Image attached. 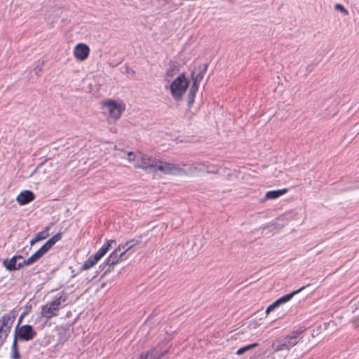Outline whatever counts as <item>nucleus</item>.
<instances>
[{"label":"nucleus","instance_id":"423d86ee","mask_svg":"<svg viewBox=\"0 0 359 359\" xmlns=\"http://www.w3.org/2000/svg\"><path fill=\"white\" fill-rule=\"evenodd\" d=\"M189 86V81L184 74L177 77L170 85V93L174 100H182Z\"/></svg>","mask_w":359,"mask_h":359},{"label":"nucleus","instance_id":"5701e85b","mask_svg":"<svg viewBox=\"0 0 359 359\" xmlns=\"http://www.w3.org/2000/svg\"><path fill=\"white\" fill-rule=\"evenodd\" d=\"M258 345L259 344L257 343H254V344H249V345L245 346L243 347H241V348H240L239 349L237 350L236 354L238 355H243L245 353H246L247 351H250L252 348L258 346Z\"/></svg>","mask_w":359,"mask_h":359},{"label":"nucleus","instance_id":"39448f33","mask_svg":"<svg viewBox=\"0 0 359 359\" xmlns=\"http://www.w3.org/2000/svg\"><path fill=\"white\" fill-rule=\"evenodd\" d=\"M116 244L114 240H108L102 247L93 256L86 260L81 266L83 270H88L93 267L109 250Z\"/></svg>","mask_w":359,"mask_h":359},{"label":"nucleus","instance_id":"dca6fc26","mask_svg":"<svg viewBox=\"0 0 359 359\" xmlns=\"http://www.w3.org/2000/svg\"><path fill=\"white\" fill-rule=\"evenodd\" d=\"M206 168V163H194L189 166L187 171L184 170L185 175L189 173L190 175H197L200 172H204ZM182 175H184L183 174Z\"/></svg>","mask_w":359,"mask_h":359},{"label":"nucleus","instance_id":"a211bd4d","mask_svg":"<svg viewBox=\"0 0 359 359\" xmlns=\"http://www.w3.org/2000/svg\"><path fill=\"white\" fill-rule=\"evenodd\" d=\"M141 152H133L128 151L127 153V161L132 163L135 168H137V165L140 163V159L141 158Z\"/></svg>","mask_w":359,"mask_h":359},{"label":"nucleus","instance_id":"7c9ffc66","mask_svg":"<svg viewBox=\"0 0 359 359\" xmlns=\"http://www.w3.org/2000/svg\"><path fill=\"white\" fill-rule=\"evenodd\" d=\"M175 74V68H170L166 72V76L165 77H172Z\"/></svg>","mask_w":359,"mask_h":359},{"label":"nucleus","instance_id":"c85d7f7f","mask_svg":"<svg viewBox=\"0 0 359 359\" xmlns=\"http://www.w3.org/2000/svg\"><path fill=\"white\" fill-rule=\"evenodd\" d=\"M127 153L128 151L117 149L116 151L114 153V156L115 158L127 159Z\"/></svg>","mask_w":359,"mask_h":359},{"label":"nucleus","instance_id":"20e7f679","mask_svg":"<svg viewBox=\"0 0 359 359\" xmlns=\"http://www.w3.org/2000/svg\"><path fill=\"white\" fill-rule=\"evenodd\" d=\"M17 312L14 310L4 313L0 318V347L6 341L15 321Z\"/></svg>","mask_w":359,"mask_h":359},{"label":"nucleus","instance_id":"9d476101","mask_svg":"<svg viewBox=\"0 0 359 359\" xmlns=\"http://www.w3.org/2000/svg\"><path fill=\"white\" fill-rule=\"evenodd\" d=\"M168 352L167 350H162L158 347L151 348L149 351L142 353L139 359H160Z\"/></svg>","mask_w":359,"mask_h":359},{"label":"nucleus","instance_id":"cd10ccee","mask_svg":"<svg viewBox=\"0 0 359 359\" xmlns=\"http://www.w3.org/2000/svg\"><path fill=\"white\" fill-rule=\"evenodd\" d=\"M43 65H44V62L42 61V62H39L34 69V73L37 75V76H40L41 75V73L43 71Z\"/></svg>","mask_w":359,"mask_h":359},{"label":"nucleus","instance_id":"c756f323","mask_svg":"<svg viewBox=\"0 0 359 359\" xmlns=\"http://www.w3.org/2000/svg\"><path fill=\"white\" fill-rule=\"evenodd\" d=\"M334 8L336 10L341 11V13H344L345 15L348 14V11L341 4H337L334 6Z\"/></svg>","mask_w":359,"mask_h":359},{"label":"nucleus","instance_id":"f8f14e48","mask_svg":"<svg viewBox=\"0 0 359 359\" xmlns=\"http://www.w3.org/2000/svg\"><path fill=\"white\" fill-rule=\"evenodd\" d=\"M123 257V253L120 252V248H116L102 264L109 266L116 264Z\"/></svg>","mask_w":359,"mask_h":359},{"label":"nucleus","instance_id":"72a5a7b5","mask_svg":"<svg viewBox=\"0 0 359 359\" xmlns=\"http://www.w3.org/2000/svg\"><path fill=\"white\" fill-rule=\"evenodd\" d=\"M126 72H127V73L131 74L132 75H133L135 74V71L131 69H130L128 67H126Z\"/></svg>","mask_w":359,"mask_h":359},{"label":"nucleus","instance_id":"4be33fe9","mask_svg":"<svg viewBox=\"0 0 359 359\" xmlns=\"http://www.w3.org/2000/svg\"><path fill=\"white\" fill-rule=\"evenodd\" d=\"M198 84L193 83L190 88L189 93V100H188L189 106L191 104H192L194 101V97H195L196 93L198 90Z\"/></svg>","mask_w":359,"mask_h":359},{"label":"nucleus","instance_id":"6ab92c4d","mask_svg":"<svg viewBox=\"0 0 359 359\" xmlns=\"http://www.w3.org/2000/svg\"><path fill=\"white\" fill-rule=\"evenodd\" d=\"M287 191V189L269 191L266 193L264 200L275 199L283 196Z\"/></svg>","mask_w":359,"mask_h":359},{"label":"nucleus","instance_id":"9b49d317","mask_svg":"<svg viewBox=\"0 0 359 359\" xmlns=\"http://www.w3.org/2000/svg\"><path fill=\"white\" fill-rule=\"evenodd\" d=\"M306 328L299 327L293 331V346L300 344L306 343L309 340V336L305 332Z\"/></svg>","mask_w":359,"mask_h":359},{"label":"nucleus","instance_id":"ddd939ff","mask_svg":"<svg viewBox=\"0 0 359 359\" xmlns=\"http://www.w3.org/2000/svg\"><path fill=\"white\" fill-rule=\"evenodd\" d=\"M292 299V292H290L280 298L278 299L273 304L269 305L266 309L265 313L266 316H268L271 311H273L275 309L283 305L284 304L290 302Z\"/></svg>","mask_w":359,"mask_h":359},{"label":"nucleus","instance_id":"473e14b6","mask_svg":"<svg viewBox=\"0 0 359 359\" xmlns=\"http://www.w3.org/2000/svg\"><path fill=\"white\" fill-rule=\"evenodd\" d=\"M313 66L312 65H309L306 67V74H309L313 71Z\"/></svg>","mask_w":359,"mask_h":359},{"label":"nucleus","instance_id":"aec40b11","mask_svg":"<svg viewBox=\"0 0 359 359\" xmlns=\"http://www.w3.org/2000/svg\"><path fill=\"white\" fill-rule=\"evenodd\" d=\"M273 347L276 351L286 350L287 352H289L290 348V344H287L286 341H277L273 344Z\"/></svg>","mask_w":359,"mask_h":359},{"label":"nucleus","instance_id":"0eeeda50","mask_svg":"<svg viewBox=\"0 0 359 359\" xmlns=\"http://www.w3.org/2000/svg\"><path fill=\"white\" fill-rule=\"evenodd\" d=\"M90 51V48L87 44L80 43L74 47L73 53L77 60L85 61L88 57Z\"/></svg>","mask_w":359,"mask_h":359},{"label":"nucleus","instance_id":"c9c22d12","mask_svg":"<svg viewBox=\"0 0 359 359\" xmlns=\"http://www.w3.org/2000/svg\"><path fill=\"white\" fill-rule=\"evenodd\" d=\"M310 292H307L306 294H304V297H303V299H305L309 294Z\"/></svg>","mask_w":359,"mask_h":359},{"label":"nucleus","instance_id":"a878e982","mask_svg":"<svg viewBox=\"0 0 359 359\" xmlns=\"http://www.w3.org/2000/svg\"><path fill=\"white\" fill-rule=\"evenodd\" d=\"M219 171L218 165L215 164H206L205 172L208 173H216Z\"/></svg>","mask_w":359,"mask_h":359},{"label":"nucleus","instance_id":"f257e3e1","mask_svg":"<svg viewBox=\"0 0 359 359\" xmlns=\"http://www.w3.org/2000/svg\"><path fill=\"white\" fill-rule=\"evenodd\" d=\"M137 168H142L147 171L160 170L168 175H181L185 172L178 165L163 161H158L148 155L142 153Z\"/></svg>","mask_w":359,"mask_h":359},{"label":"nucleus","instance_id":"b1692460","mask_svg":"<svg viewBox=\"0 0 359 359\" xmlns=\"http://www.w3.org/2000/svg\"><path fill=\"white\" fill-rule=\"evenodd\" d=\"M11 349H12V358L13 359H19L20 358V355L18 351L16 336H15Z\"/></svg>","mask_w":359,"mask_h":359},{"label":"nucleus","instance_id":"f704fd0d","mask_svg":"<svg viewBox=\"0 0 359 359\" xmlns=\"http://www.w3.org/2000/svg\"><path fill=\"white\" fill-rule=\"evenodd\" d=\"M37 242H39L36 238L34 237L33 238L31 241H30V245H34L35 243H36Z\"/></svg>","mask_w":359,"mask_h":359},{"label":"nucleus","instance_id":"4468645a","mask_svg":"<svg viewBox=\"0 0 359 359\" xmlns=\"http://www.w3.org/2000/svg\"><path fill=\"white\" fill-rule=\"evenodd\" d=\"M34 199V194L29 190H25L20 192L16 198L17 202L20 205H26Z\"/></svg>","mask_w":359,"mask_h":359},{"label":"nucleus","instance_id":"2f4dec72","mask_svg":"<svg viewBox=\"0 0 359 359\" xmlns=\"http://www.w3.org/2000/svg\"><path fill=\"white\" fill-rule=\"evenodd\" d=\"M309 287V285H307V286H303V287H302L299 288V289H298V290H293V292H292L293 297H296L299 293H300L301 292H302V291L305 290V289H306V287Z\"/></svg>","mask_w":359,"mask_h":359},{"label":"nucleus","instance_id":"f03ea898","mask_svg":"<svg viewBox=\"0 0 359 359\" xmlns=\"http://www.w3.org/2000/svg\"><path fill=\"white\" fill-rule=\"evenodd\" d=\"M102 105L109 123H114L118 120L126 110V104L121 100L108 99L104 100Z\"/></svg>","mask_w":359,"mask_h":359},{"label":"nucleus","instance_id":"6e6552de","mask_svg":"<svg viewBox=\"0 0 359 359\" xmlns=\"http://www.w3.org/2000/svg\"><path fill=\"white\" fill-rule=\"evenodd\" d=\"M36 332L33 330L31 325H25L19 328L15 336L16 338L18 337L22 340L30 341L36 336Z\"/></svg>","mask_w":359,"mask_h":359},{"label":"nucleus","instance_id":"7ed1b4c3","mask_svg":"<svg viewBox=\"0 0 359 359\" xmlns=\"http://www.w3.org/2000/svg\"><path fill=\"white\" fill-rule=\"evenodd\" d=\"M67 299V294H62L52 302L46 303L42 306L41 314L43 317L50 319L58 315L59 310L62 307V304Z\"/></svg>","mask_w":359,"mask_h":359},{"label":"nucleus","instance_id":"412c9836","mask_svg":"<svg viewBox=\"0 0 359 359\" xmlns=\"http://www.w3.org/2000/svg\"><path fill=\"white\" fill-rule=\"evenodd\" d=\"M61 239V234L60 233H56L51 238H50L43 246L48 251L57 241Z\"/></svg>","mask_w":359,"mask_h":359},{"label":"nucleus","instance_id":"393cba45","mask_svg":"<svg viewBox=\"0 0 359 359\" xmlns=\"http://www.w3.org/2000/svg\"><path fill=\"white\" fill-rule=\"evenodd\" d=\"M49 231L50 227H46L43 231L39 232L36 236L35 238L38 241H41L42 240L46 239L49 236Z\"/></svg>","mask_w":359,"mask_h":359},{"label":"nucleus","instance_id":"1a4fd4ad","mask_svg":"<svg viewBox=\"0 0 359 359\" xmlns=\"http://www.w3.org/2000/svg\"><path fill=\"white\" fill-rule=\"evenodd\" d=\"M18 259H22V255H15L9 259H5L3 262L4 266L8 271H15L22 268L26 264H23V262L17 263Z\"/></svg>","mask_w":359,"mask_h":359},{"label":"nucleus","instance_id":"f3484780","mask_svg":"<svg viewBox=\"0 0 359 359\" xmlns=\"http://www.w3.org/2000/svg\"><path fill=\"white\" fill-rule=\"evenodd\" d=\"M141 241V237L137 238H133L124 244H119L116 248H120V252L123 253V256L125 254L130 250L133 247L139 244Z\"/></svg>","mask_w":359,"mask_h":359},{"label":"nucleus","instance_id":"bb28decb","mask_svg":"<svg viewBox=\"0 0 359 359\" xmlns=\"http://www.w3.org/2000/svg\"><path fill=\"white\" fill-rule=\"evenodd\" d=\"M204 72L205 69L203 70V72H200L196 76H195V73L194 72L192 74L193 83L198 85V83L201 82L203 77Z\"/></svg>","mask_w":359,"mask_h":359},{"label":"nucleus","instance_id":"2eb2a0df","mask_svg":"<svg viewBox=\"0 0 359 359\" xmlns=\"http://www.w3.org/2000/svg\"><path fill=\"white\" fill-rule=\"evenodd\" d=\"M48 251L43 245L40 249L32 254L29 258L23 260V264L27 266L32 265L41 258Z\"/></svg>","mask_w":359,"mask_h":359}]
</instances>
